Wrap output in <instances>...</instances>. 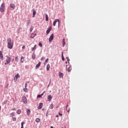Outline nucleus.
Returning a JSON list of instances; mask_svg holds the SVG:
<instances>
[{
    "mask_svg": "<svg viewBox=\"0 0 128 128\" xmlns=\"http://www.w3.org/2000/svg\"><path fill=\"white\" fill-rule=\"evenodd\" d=\"M8 48L10 50H12L14 48V42H12V38H8L7 39Z\"/></svg>",
    "mask_w": 128,
    "mask_h": 128,
    "instance_id": "obj_1",
    "label": "nucleus"
},
{
    "mask_svg": "<svg viewBox=\"0 0 128 128\" xmlns=\"http://www.w3.org/2000/svg\"><path fill=\"white\" fill-rule=\"evenodd\" d=\"M5 8H6V5H4V3H2L1 4V6L0 7V12H4Z\"/></svg>",
    "mask_w": 128,
    "mask_h": 128,
    "instance_id": "obj_2",
    "label": "nucleus"
},
{
    "mask_svg": "<svg viewBox=\"0 0 128 128\" xmlns=\"http://www.w3.org/2000/svg\"><path fill=\"white\" fill-rule=\"evenodd\" d=\"M6 62L4 63V64H8L10 62V61L12 60V58L10 56H6Z\"/></svg>",
    "mask_w": 128,
    "mask_h": 128,
    "instance_id": "obj_3",
    "label": "nucleus"
},
{
    "mask_svg": "<svg viewBox=\"0 0 128 128\" xmlns=\"http://www.w3.org/2000/svg\"><path fill=\"white\" fill-rule=\"evenodd\" d=\"M58 22V26H60V20L58 19H56L53 22V25L54 26H56V22Z\"/></svg>",
    "mask_w": 128,
    "mask_h": 128,
    "instance_id": "obj_4",
    "label": "nucleus"
},
{
    "mask_svg": "<svg viewBox=\"0 0 128 128\" xmlns=\"http://www.w3.org/2000/svg\"><path fill=\"white\" fill-rule=\"evenodd\" d=\"M20 78V74H18L14 78V82H16V80H18V78Z\"/></svg>",
    "mask_w": 128,
    "mask_h": 128,
    "instance_id": "obj_5",
    "label": "nucleus"
},
{
    "mask_svg": "<svg viewBox=\"0 0 128 128\" xmlns=\"http://www.w3.org/2000/svg\"><path fill=\"white\" fill-rule=\"evenodd\" d=\"M22 102L24 104H28V99L26 98V96H23L22 98Z\"/></svg>",
    "mask_w": 128,
    "mask_h": 128,
    "instance_id": "obj_6",
    "label": "nucleus"
},
{
    "mask_svg": "<svg viewBox=\"0 0 128 128\" xmlns=\"http://www.w3.org/2000/svg\"><path fill=\"white\" fill-rule=\"evenodd\" d=\"M28 86V84L26 83L24 84V90L25 92H28V88L26 87Z\"/></svg>",
    "mask_w": 128,
    "mask_h": 128,
    "instance_id": "obj_7",
    "label": "nucleus"
},
{
    "mask_svg": "<svg viewBox=\"0 0 128 128\" xmlns=\"http://www.w3.org/2000/svg\"><path fill=\"white\" fill-rule=\"evenodd\" d=\"M0 58L2 60H4V54H2V51H0Z\"/></svg>",
    "mask_w": 128,
    "mask_h": 128,
    "instance_id": "obj_8",
    "label": "nucleus"
},
{
    "mask_svg": "<svg viewBox=\"0 0 128 128\" xmlns=\"http://www.w3.org/2000/svg\"><path fill=\"white\" fill-rule=\"evenodd\" d=\"M52 99V95H49V96H48V102H50Z\"/></svg>",
    "mask_w": 128,
    "mask_h": 128,
    "instance_id": "obj_9",
    "label": "nucleus"
},
{
    "mask_svg": "<svg viewBox=\"0 0 128 128\" xmlns=\"http://www.w3.org/2000/svg\"><path fill=\"white\" fill-rule=\"evenodd\" d=\"M44 106V104L42 103H40L39 106H38V110H40L42 108V106Z\"/></svg>",
    "mask_w": 128,
    "mask_h": 128,
    "instance_id": "obj_10",
    "label": "nucleus"
},
{
    "mask_svg": "<svg viewBox=\"0 0 128 128\" xmlns=\"http://www.w3.org/2000/svg\"><path fill=\"white\" fill-rule=\"evenodd\" d=\"M50 30H52V27L50 26L46 30V34H50Z\"/></svg>",
    "mask_w": 128,
    "mask_h": 128,
    "instance_id": "obj_11",
    "label": "nucleus"
},
{
    "mask_svg": "<svg viewBox=\"0 0 128 128\" xmlns=\"http://www.w3.org/2000/svg\"><path fill=\"white\" fill-rule=\"evenodd\" d=\"M52 40H54V34H51V36L49 38V42H52Z\"/></svg>",
    "mask_w": 128,
    "mask_h": 128,
    "instance_id": "obj_12",
    "label": "nucleus"
},
{
    "mask_svg": "<svg viewBox=\"0 0 128 128\" xmlns=\"http://www.w3.org/2000/svg\"><path fill=\"white\" fill-rule=\"evenodd\" d=\"M44 92H46V91H44L41 94L38 95L37 96L38 98H42V96H44Z\"/></svg>",
    "mask_w": 128,
    "mask_h": 128,
    "instance_id": "obj_13",
    "label": "nucleus"
},
{
    "mask_svg": "<svg viewBox=\"0 0 128 128\" xmlns=\"http://www.w3.org/2000/svg\"><path fill=\"white\" fill-rule=\"evenodd\" d=\"M59 76H60V78H64V74L61 72H59Z\"/></svg>",
    "mask_w": 128,
    "mask_h": 128,
    "instance_id": "obj_14",
    "label": "nucleus"
},
{
    "mask_svg": "<svg viewBox=\"0 0 128 128\" xmlns=\"http://www.w3.org/2000/svg\"><path fill=\"white\" fill-rule=\"evenodd\" d=\"M10 7L12 8H13L14 10V8H16V6H15L14 4H10Z\"/></svg>",
    "mask_w": 128,
    "mask_h": 128,
    "instance_id": "obj_15",
    "label": "nucleus"
},
{
    "mask_svg": "<svg viewBox=\"0 0 128 128\" xmlns=\"http://www.w3.org/2000/svg\"><path fill=\"white\" fill-rule=\"evenodd\" d=\"M36 36V34H31V36H30L31 38H34V37Z\"/></svg>",
    "mask_w": 128,
    "mask_h": 128,
    "instance_id": "obj_16",
    "label": "nucleus"
},
{
    "mask_svg": "<svg viewBox=\"0 0 128 128\" xmlns=\"http://www.w3.org/2000/svg\"><path fill=\"white\" fill-rule=\"evenodd\" d=\"M40 64H41V62H39L38 63V64H37L36 65V68H40Z\"/></svg>",
    "mask_w": 128,
    "mask_h": 128,
    "instance_id": "obj_17",
    "label": "nucleus"
},
{
    "mask_svg": "<svg viewBox=\"0 0 128 128\" xmlns=\"http://www.w3.org/2000/svg\"><path fill=\"white\" fill-rule=\"evenodd\" d=\"M50 66L49 64H47V66H46V70H48V71L50 70Z\"/></svg>",
    "mask_w": 128,
    "mask_h": 128,
    "instance_id": "obj_18",
    "label": "nucleus"
},
{
    "mask_svg": "<svg viewBox=\"0 0 128 128\" xmlns=\"http://www.w3.org/2000/svg\"><path fill=\"white\" fill-rule=\"evenodd\" d=\"M26 113L28 116H30V109H28L26 110Z\"/></svg>",
    "mask_w": 128,
    "mask_h": 128,
    "instance_id": "obj_19",
    "label": "nucleus"
},
{
    "mask_svg": "<svg viewBox=\"0 0 128 128\" xmlns=\"http://www.w3.org/2000/svg\"><path fill=\"white\" fill-rule=\"evenodd\" d=\"M46 22H48V14H46Z\"/></svg>",
    "mask_w": 128,
    "mask_h": 128,
    "instance_id": "obj_20",
    "label": "nucleus"
},
{
    "mask_svg": "<svg viewBox=\"0 0 128 128\" xmlns=\"http://www.w3.org/2000/svg\"><path fill=\"white\" fill-rule=\"evenodd\" d=\"M24 56H22L20 58L21 62H24Z\"/></svg>",
    "mask_w": 128,
    "mask_h": 128,
    "instance_id": "obj_21",
    "label": "nucleus"
},
{
    "mask_svg": "<svg viewBox=\"0 0 128 128\" xmlns=\"http://www.w3.org/2000/svg\"><path fill=\"white\" fill-rule=\"evenodd\" d=\"M32 58L34 60L36 58V54L34 53H32Z\"/></svg>",
    "mask_w": 128,
    "mask_h": 128,
    "instance_id": "obj_22",
    "label": "nucleus"
},
{
    "mask_svg": "<svg viewBox=\"0 0 128 128\" xmlns=\"http://www.w3.org/2000/svg\"><path fill=\"white\" fill-rule=\"evenodd\" d=\"M49 108H50V110H52V108H54V104H50V106Z\"/></svg>",
    "mask_w": 128,
    "mask_h": 128,
    "instance_id": "obj_23",
    "label": "nucleus"
},
{
    "mask_svg": "<svg viewBox=\"0 0 128 128\" xmlns=\"http://www.w3.org/2000/svg\"><path fill=\"white\" fill-rule=\"evenodd\" d=\"M68 105H66V110H67L68 112H70V109L68 108Z\"/></svg>",
    "mask_w": 128,
    "mask_h": 128,
    "instance_id": "obj_24",
    "label": "nucleus"
},
{
    "mask_svg": "<svg viewBox=\"0 0 128 128\" xmlns=\"http://www.w3.org/2000/svg\"><path fill=\"white\" fill-rule=\"evenodd\" d=\"M40 122V119L39 118H36V122Z\"/></svg>",
    "mask_w": 128,
    "mask_h": 128,
    "instance_id": "obj_25",
    "label": "nucleus"
},
{
    "mask_svg": "<svg viewBox=\"0 0 128 128\" xmlns=\"http://www.w3.org/2000/svg\"><path fill=\"white\" fill-rule=\"evenodd\" d=\"M62 60L64 61V52L62 54Z\"/></svg>",
    "mask_w": 128,
    "mask_h": 128,
    "instance_id": "obj_26",
    "label": "nucleus"
},
{
    "mask_svg": "<svg viewBox=\"0 0 128 128\" xmlns=\"http://www.w3.org/2000/svg\"><path fill=\"white\" fill-rule=\"evenodd\" d=\"M20 112H22V110H20L18 109L17 111V114H20Z\"/></svg>",
    "mask_w": 128,
    "mask_h": 128,
    "instance_id": "obj_27",
    "label": "nucleus"
},
{
    "mask_svg": "<svg viewBox=\"0 0 128 128\" xmlns=\"http://www.w3.org/2000/svg\"><path fill=\"white\" fill-rule=\"evenodd\" d=\"M70 70H72V66H70L68 68V71L70 72Z\"/></svg>",
    "mask_w": 128,
    "mask_h": 128,
    "instance_id": "obj_28",
    "label": "nucleus"
},
{
    "mask_svg": "<svg viewBox=\"0 0 128 128\" xmlns=\"http://www.w3.org/2000/svg\"><path fill=\"white\" fill-rule=\"evenodd\" d=\"M36 11H34L33 12V16H32V17L33 18H34V16H36Z\"/></svg>",
    "mask_w": 128,
    "mask_h": 128,
    "instance_id": "obj_29",
    "label": "nucleus"
},
{
    "mask_svg": "<svg viewBox=\"0 0 128 128\" xmlns=\"http://www.w3.org/2000/svg\"><path fill=\"white\" fill-rule=\"evenodd\" d=\"M66 44V42H64V38L63 40V42H62V46H64V45Z\"/></svg>",
    "mask_w": 128,
    "mask_h": 128,
    "instance_id": "obj_30",
    "label": "nucleus"
},
{
    "mask_svg": "<svg viewBox=\"0 0 128 128\" xmlns=\"http://www.w3.org/2000/svg\"><path fill=\"white\" fill-rule=\"evenodd\" d=\"M24 122H22L21 127L24 128Z\"/></svg>",
    "mask_w": 128,
    "mask_h": 128,
    "instance_id": "obj_31",
    "label": "nucleus"
},
{
    "mask_svg": "<svg viewBox=\"0 0 128 128\" xmlns=\"http://www.w3.org/2000/svg\"><path fill=\"white\" fill-rule=\"evenodd\" d=\"M39 46H40V48H42V44L41 42H40L38 44Z\"/></svg>",
    "mask_w": 128,
    "mask_h": 128,
    "instance_id": "obj_32",
    "label": "nucleus"
},
{
    "mask_svg": "<svg viewBox=\"0 0 128 128\" xmlns=\"http://www.w3.org/2000/svg\"><path fill=\"white\" fill-rule=\"evenodd\" d=\"M33 30H34V28H32V27L30 28V32H32Z\"/></svg>",
    "mask_w": 128,
    "mask_h": 128,
    "instance_id": "obj_33",
    "label": "nucleus"
},
{
    "mask_svg": "<svg viewBox=\"0 0 128 128\" xmlns=\"http://www.w3.org/2000/svg\"><path fill=\"white\" fill-rule=\"evenodd\" d=\"M66 59L67 60V62H68V64H70V59L68 58H66Z\"/></svg>",
    "mask_w": 128,
    "mask_h": 128,
    "instance_id": "obj_34",
    "label": "nucleus"
},
{
    "mask_svg": "<svg viewBox=\"0 0 128 128\" xmlns=\"http://www.w3.org/2000/svg\"><path fill=\"white\" fill-rule=\"evenodd\" d=\"M15 60H16V62H18V56L15 57Z\"/></svg>",
    "mask_w": 128,
    "mask_h": 128,
    "instance_id": "obj_35",
    "label": "nucleus"
},
{
    "mask_svg": "<svg viewBox=\"0 0 128 128\" xmlns=\"http://www.w3.org/2000/svg\"><path fill=\"white\" fill-rule=\"evenodd\" d=\"M32 50L34 51V50H36V48L35 47H33L32 48Z\"/></svg>",
    "mask_w": 128,
    "mask_h": 128,
    "instance_id": "obj_36",
    "label": "nucleus"
},
{
    "mask_svg": "<svg viewBox=\"0 0 128 128\" xmlns=\"http://www.w3.org/2000/svg\"><path fill=\"white\" fill-rule=\"evenodd\" d=\"M58 114H59V116H62V114L59 112Z\"/></svg>",
    "mask_w": 128,
    "mask_h": 128,
    "instance_id": "obj_37",
    "label": "nucleus"
},
{
    "mask_svg": "<svg viewBox=\"0 0 128 128\" xmlns=\"http://www.w3.org/2000/svg\"><path fill=\"white\" fill-rule=\"evenodd\" d=\"M13 120L14 122H16V118H13Z\"/></svg>",
    "mask_w": 128,
    "mask_h": 128,
    "instance_id": "obj_38",
    "label": "nucleus"
},
{
    "mask_svg": "<svg viewBox=\"0 0 128 128\" xmlns=\"http://www.w3.org/2000/svg\"><path fill=\"white\" fill-rule=\"evenodd\" d=\"M44 60V57L42 56L41 58V60Z\"/></svg>",
    "mask_w": 128,
    "mask_h": 128,
    "instance_id": "obj_39",
    "label": "nucleus"
},
{
    "mask_svg": "<svg viewBox=\"0 0 128 128\" xmlns=\"http://www.w3.org/2000/svg\"><path fill=\"white\" fill-rule=\"evenodd\" d=\"M30 20H28L27 22V24H30Z\"/></svg>",
    "mask_w": 128,
    "mask_h": 128,
    "instance_id": "obj_40",
    "label": "nucleus"
},
{
    "mask_svg": "<svg viewBox=\"0 0 128 128\" xmlns=\"http://www.w3.org/2000/svg\"><path fill=\"white\" fill-rule=\"evenodd\" d=\"M48 62V58H47L46 61L45 62Z\"/></svg>",
    "mask_w": 128,
    "mask_h": 128,
    "instance_id": "obj_41",
    "label": "nucleus"
},
{
    "mask_svg": "<svg viewBox=\"0 0 128 128\" xmlns=\"http://www.w3.org/2000/svg\"><path fill=\"white\" fill-rule=\"evenodd\" d=\"M25 48H26V47H25L24 46H23L22 47V50L24 49Z\"/></svg>",
    "mask_w": 128,
    "mask_h": 128,
    "instance_id": "obj_42",
    "label": "nucleus"
},
{
    "mask_svg": "<svg viewBox=\"0 0 128 128\" xmlns=\"http://www.w3.org/2000/svg\"><path fill=\"white\" fill-rule=\"evenodd\" d=\"M34 48H36V44H35V45L34 46Z\"/></svg>",
    "mask_w": 128,
    "mask_h": 128,
    "instance_id": "obj_43",
    "label": "nucleus"
},
{
    "mask_svg": "<svg viewBox=\"0 0 128 128\" xmlns=\"http://www.w3.org/2000/svg\"><path fill=\"white\" fill-rule=\"evenodd\" d=\"M12 110H16V108H14Z\"/></svg>",
    "mask_w": 128,
    "mask_h": 128,
    "instance_id": "obj_44",
    "label": "nucleus"
},
{
    "mask_svg": "<svg viewBox=\"0 0 128 128\" xmlns=\"http://www.w3.org/2000/svg\"><path fill=\"white\" fill-rule=\"evenodd\" d=\"M56 118H58V115H56Z\"/></svg>",
    "mask_w": 128,
    "mask_h": 128,
    "instance_id": "obj_45",
    "label": "nucleus"
},
{
    "mask_svg": "<svg viewBox=\"0 0 128 128\" xmlns=\"http://www.w3.org/2000/svg\"><path fill=\"white\" fill-rule=\"evenodd\" d=\"M1 108H2V106H0V111Z\"/></svg>",
    "mask_w": 128,
    "mask_h": 128,
    "instance_id": "obj_46",
    "label": "nucleus"
},
{
    "mask_svg": "<svg viewBox=\"0 0 128 128\" xmlns=\"http://www.w3.org/2000/svg\"><path fill=\"white\" fill-rule=\"evenodd\" d=\"M66 68L68 69V66H66Z\"/></svg>",
    "mask_w": 128,
    "mask_h": 128,
    "instance_id": "obj_47",
    "label": "nucleus"
},
{
    "mask_svg": "<svg viewBox=\"0 0 128 128\" xmlns=\"http://www.w3.org/2000/svg\"><path fill=\"white\" fill-rule=\"evenodd\" d=\"M50 128H54V127L52 126H51Z\"/></svg>",
    "mask_w": 128,
    "mask_h": 128,
    "instance_id": "obj_48",
    "label": "nucleus"
},
{
    "mask_svg": "<svg viewBox=\"0 0 128 128\" xmlns=\"http://www.w3.org/2000/svg\"><path fill=\"white\" fill-rule=\"evenodd\" d=\"M66 64H68V62H66Z\"/></svg>",
    "mask_w": 128,
    "mask_h": 128,
    "instance_id": "obj_49",
    "label": "nucleus"
},
{
    "mask_svg": "<svg viewBox=\"0 0 128 128\" xmlns=\"http://www.w3.org/2000/svg\"><path fill=\"white\" fill-rule=\"evenodd\" d=\"M21 128H24V127H21Z\"/></svg>",
    "mask_w": 128,
    "mask_h": 128,
    "instance_id": "obj_50",
    "label": "nucleus"
},
{
    "mask_svg": "<svg viewBox=\"0 0 128 128\" xmlns=\"http://www.w3.org/2000/svg\"><path fill=\"white\" fill-rule=\"evenodd\" d=\"M6 87L8 88V86H6Z\"/></svg>",
    "mask_w": 128,
    "mask_h": 128,
    "instance_id": "obj_51",
    "label": "nucleus"
}]
</instances>
